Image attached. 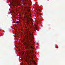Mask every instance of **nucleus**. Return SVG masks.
I'll use <instances>...</instances> for the list:
<instances>
[{
  "label": "nucleus",
  "instance_id": "2",
  "mask_svg": "<svg viewBox=\"0 0 65 65\" xmlns=\"http://www.w3.org/2000/svg\"><path fill=\"white\" fill-rule=\"evenodd\" d=\"M30 42L29 41H27V45L30 46L31 48H33V47H32V46H31V45L30 44Z\"/></svg>",
  "mask_w": 65,
  "mask_h": 65
},
{
  "label": "nucleus",
  "instance_id": "8",
  "mask_svg": "<svg viewBox=\"0 0 65 65\" xmlns=\"http://www.w3.org/2000/svg\"><path fill=\"white\" fill-rule=\"evenodd\" d=\"M30 14H30L28 13V16H31V15H30Z\"/></svg>",
  "mask_w": 65,
  "mask_h": 65
},
{
  "label": "nucleus",
  "instance_id": "7",
  "mask_svg": "<svg viewBox=\"0 0 65 65\" xmlns=\"http://www.w3.org/2000/svg\"><path fill=\"white\" fill-rule=\"evenodd\" d=\"M26 8L27 9V11H28V12H30V10L28 9V8L27 7H26Z\"/></svg>",
  "mask_w": 65,
  "mask_h": 65
},
{
  "label": "nucleus",
  "instance_id": "9",
  "mask_svg": "<svg viewBox=\"0 0 65 65\" xmlns=\"http://www.w3.org/2000/svg\"><path fill=\"white\" fill-rule=\"evenodd\" d=\"M18 23V21H17V22H16V23Z\"/></svg>",
  "mask_w": 65,
  "mask_h": 65
},
{
  "label": "nucleus",
  "instance_id": "12",
  "mask_svg": "<svg viewBox=\"0 0 65 65\" xmlns=\"http://www.w3.org/2000/svg\"><path fill=\"white\" fill-rule=\"evenodd\" d=\"M36 30H37V28H36Z\"/></svg>",
  "mask_w": 65,
  "mask_h": 65
},
{
  "label": "nucleus",
  "instance_id": "4",
  "mask_svg": "<svg viewBox=\"0 0 65 65\" xmlns=\"http://www.w3.org/2000/svg\"><path fill=\"white\" fill-rule=\"evenodd\" d=\"M28 35L30 37V36H33V35H32L31 32L29 31L28 33Z\"/></svg>",
  "mask_w": 65,
  "mask_h": 65
},
{
  "label": "nucleus",
  "instance_id": "11",
  "mask_svg": "<svg viewBox=\"0 0 65 65\" xmlns=\"http://www.w3.org/2000/svg\"><path fill=\"white\" fill-rule=\"evenodd\" d=\"M38 10H40V9H38Z\"/></svg>",
  "mask_w": 65,
  "mask_h": 65
},
{
  "label": "nucleus",
  "instance_id": "5",
  "mask_svg": "<svg viewBox=\"0 0 65 65\" xmlns=\"http://www.w3.org/2000/svg\"><path fill=\"white\" fill-rule=\"evenodd\" d=\"M33 19H31V20H30V21H31V25H33V24H34L33 23Z\"/></svg>",
  "mask_w": 65,
  "mask_h": 65
},
{
  "label": "nucleus",
  "instance_id": "1",
  "mask_svg": "<svg viewBox=\"0 0 65 65\" xmlns=\"http://www.w3.org/2000/svg\"><path fill=\"white\" fill-rule=\"evenodd\" d=\"M31 60H29V61H29V62H28V61H27L28 63H30V62H33V64H36V62H35L34 60L33 59V58H32V57H31Z\"/></svg>",
  "mask_w": 65,
  "mask_h": 65
},
{
  "label": "nucleus",
  "instance_id": "3",
  "mask_svg": "<svg viewBox=\"0 0 65 65\" xmlns=\"http://www.w3.org/2000/svg\"><path fill=\"white\" fill-rule=\"evenodd\" d=\"M28 14L27 13H26L24 15V18H27V17H28Z\"/></svg>",
  "mask_w": 65,
  "mask_h": 65
},
{
  "label": "nucleus",
  "instance_id": "10",
  "mask_svg": "<svg viewBox=\"0 0 65 65\" xmlns=\"http://www.w3.org/2000/svg\"><path fill=\"white\" fill-rule=\"evenodd\" d=\"M24 54V52H23V53H22V54Z\"/></svg>",
  "mask_w": 65,
  "mask_h": 65
},
{
  "label": "nucleus",
  "instance_id": "6",
  "mask_svg": "<svg viewBox=\"0 0 65 65\" xmlns=\"http://www.w3.org/2000/svg\"><path fill=\"white\" fill-rule=\"evenodd\" d=\"M30 23L29 21H28L27 23V25H28V26H30Z\"/></svg>",
  "mask_w": 65,
  "mask_h": 65
}]
</instances>
